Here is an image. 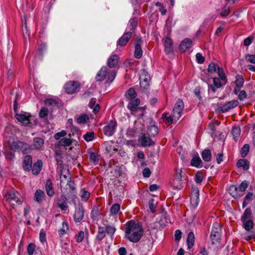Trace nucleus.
I'll return each mask as SVG.
<instances>
[{
	"mask_svg": "<svg viewBox=\"0 0 255 255\" xmlns=\"http://www.w3.org/2000/svg\"><path fill=\"white\" fill-rule=\"evenodd\" d=\"M20 195L19 193L13 189L8 191L5 195L6 200L12 205H14L13 202L18 204L22 203V200L20 198Z\"/></svg>",
	"mask_w": 255,
	"mask_h": 255,
	"instance_id": "6",
	"label": "nucleus"
},
{
	"mask_svg": "<svg viewBox=\"0 0 255 255\" xmlns=\"http://www.w3.org/2000/svg\"><path fill=\"white\" fill-rule=\"evenodd\" d=\"M90 195V194L89 192L86 191L85 189H82L81 190V198L83 199L87 200L89 199Z\"/></svg>",
	"mask_w": 255,
	"mask_h": 255,
	"instance_id": "56",
	"label": "nucleus"
},
{
	"mask_svg": "<svg viewBox=\"0 0 255 255\" xmlns=\"http://www.w3.org/2000/svg\"><path fill=\"white\" fill-rule=\"evenodd\" d=\"M84 209L82 206H79L76 209L74 215V221L76 222H81L84 218Z\"/></svg>",
	"mask_w": 255,
	"mask_h": 255,
	"instance_id": "19",
	"label": "nucleus"
},
{
	"mask_svg": "<svg viewBox=\"0 0 255 255\" xmlns=\"http://www.w3.org/2000/svg\"><path fill=\"white\" fill-rule=\"evenodd\" d=\"M140 86L143 90H146L149 86V81L150 80V76L147 72L143 71V74L140 78Z\"/></svg>",
	"mask_w": 255,
	"mask_h": 255,
	"instance_id": "15",
	"label": "nucleus"
},
{
	"mask_svg": "<svg viewBox=\"0 0 255 255\" xmlns=\"http://www.w3.org/2000/svg\"><path fill=\"white\" fill-rule=\"evenodd\" d=\"M89 116L85 114H83L80 116L77 119V122L79 124H86L89 121Z\"/></svg>",
	"mask_w": 255,
	"mask_h": 255,
	"instance_id": "36",
	"label": "nucleus"
},
{
	"mask_svg": "<svg viewBox=\"0 0 255 255\" xmlns=\"http://www.w3.org/2000/svg\"><path fill=\"white\" fill-rule=\"evenodd\" d=\"M32 157L29 155H25L23 160V168L25 171H29L32 168Z\"/></svg>",
	"mask_w": 255,
	"mask_h": 255,
	"instance_id": "21",
	"label": "nucleus"
},
{
	"mask_svg": "<svg viewBox=\"0 0 255 255\" xmlns=\"http://www.w3.org/2000/svg\"><path fill=\"white\" fill-rule=\"evenodd\" d=\"M218 66L215 64L214 62L211 63L208 68V71L209 73H213L216 72L217 68H218Z\"/></svg>",
	"mask_w": 255,
	"mask_h": 255,
	"instance_id": "50",
	"label": "nucleus"
},
{
	"mask_svg": "<svg viewBox=\"0 0 255 255\" xmlns=\"http://www.w3.org/2000/svg\"><path fill=\"white\" fill-rule=\"evenodd\" d=\"M80 87L79 82L75 81H70L65 85V90L67 93L72 94L76 92L78 88Z\"/></svg>",
	"mask_w": 255,
	"mask_h": 255,
	"instance_id": "10",
	"label": "nucleus"
},
{
	"mask_svg": "<svg viewBox=\"0 0 255 255\" xmlns=\"http://www.w3.org/2000/svg\"><path fill=\"white\" fill-rule=\"evenodd\" d=\"M44 144V140L40 137H35L33 139V145L35 149H39Z\"/></svg>",
	"mask_w": 255,
	"mask_h": 255,
	"instance_id": "30",
	"label": "nucleus"
},
{
	"mask_svg": "<svg viewBox=\"0 0 255 255\" xmlns=\"http://www.w3.org/2000/svg\"><path fill=\"white\" fill-rule=\"evenodd\" d=\"M119 56L117 54L111 55L108 60L107 65L111 68H114L118 66L119 61Z\"/></svg>",
	"mask_w": 255,
	"mask_h": 255,
	"instance_id": "18",
	"label": "nucleus"
},
{
	"mask_svg": "<svg viewBox=\"0 0 255 255\" xmlns=\"http://www.w3.org/2000/svg\"><path fill=\"white\" fill-rule=\"evenodd\" d=\"M158 131V128L156 126L153 125L148 128L147 133L150 136L153 137L157 134Z\"/></svg>",
	"mask_w": 255,
	"mask_h": 255,
	"instance_id": "33",
	"label": "nucleus"
},
{
	"mask_svg": "<svg viewBox=\"0 0 255 255\" xmlns=\"http://www.w3.org/2000/svg\"><path fill=\"white\" fill-rule=\"evenodd\" d=\"M201 156L204 161L209 162L211 159V151L210 149H204L201 153Z\"/></svg>",
	"mask_w": 255,
	"mask_h": 255,
	"instance_id": "29",
	"label": "nucleus"
},
{
	"mask_svg": "<svg viewBox=\"0 0 255 255\" xmlns=\"http://www.w3.org/2000/svg\"><path fill=\"white\" fill-rule=\"evenodd\" d=\"M45 197V193L44 192L40 190V189H37L34 196V200L36 202L40 203L42 202L43 198Z\"/></svg>",
	"mask_w": 255,
	"mask_h": 255,
	"instance_id": "25",
	"label": "nucleus"
},
{
	"mask_svg": "<svg viewBox=\"0 0 255 255\" xmlns=\"http://www.w3.org/2000/svg\"><path fill=\"white\" fill-rule=\"evenodd\" d=\"M49 113V111L45 107H42L39 113V116L40 118H44L46 117Z\"/></svg>",
	"mask_w": 255,
	"mask_h": 255,
	"instance_id": "49",
	"label": "nucleus"
},
{
	"mask_svg": "<svg viewBox=\"0 0 255 255\" xmlns=\"http://www.w3.org/2000/svg\"><path fill=\"white\" fill-rule=\"evenodd\" d=\"M67 134V132L65 130H62L60 132H58L56 133L54 136V137L55 139L58 140L61 137H64Z\"/></svg>",
	"mask_w": 255,
	"mask_h": 255,
	"instance_id": "57",
	"label": "nucleus"
},
{
	"mask_svg": "<svg viewBox=\"0 0 255 255\" xmlns=\"http://www.w3.org/2000/svg\"><path fill=\"white\" fill-rule=\"evenodd\" d=\"M199 190L196 186H193L192 187L191 197H199Z\"/></svg>",
	"mask_w": 255,
	"mask_h": 255,
	"instance_id": "53",
	"label": "nucleus"
},
{
	"mask_svg": "<svg viewBox=\"0 0 255 255\" xmlns=\"http://www.w3.org/2000/svg\"><path fill=\"white\" fill-rule=\"evenodd\" d=\"M194 239L195 237L193 233L192 232H189L187 239V243L189 249L191 248L193 246L194 243Z\"/></svg>",
	"mask_w": 255,
	"mask_h": 255,
	"instance_id": "32",
	"label": "nucleus"
},
{
	"mask_svg": "<svg viewBox=\"0 0 255 255\" xmlns=\"http://www.w3.org/2000/svg\"><path fill=\"white\" fill-rule=\"evenodd\" d=\"M61 160H57V163L60 165V166L57 168V170H59V175L60 179V187L62 189L63 187V185L68 182L71 178L68 176L69 175V171L68 169L64 167V165H62Z\"/></svg>",
	"mask_w": 255,
	"mask_h": 255,
	"instance_id": "3",
	"label": "nucleus"
},
{
	"mask_svg": "<svg viewBox=\"0 0 255 255\" xmlns=\"http://www.w3.org/2000/svg\"><path fill=\"white\" fill-rule=\"evenodd\" d=\"M45 105L48 106H53L54 107H58V103L53 99H47L44 101Z\"/></svg>",
	"mask_w": 255,
	"mask_h": 255,
	"instance_id": "47",
	"label": "nucleus"
},
{
	"mask_svg": "<svg viewBox=\"0 0 255 255\" xmlns=\"http://www.w3.org/2000/svg\"><path fill=\"white\" fill-rule=\"evenodd\" d=\"M9 147L12 150H21L23 154H26L31 150L30 146L25 142L16 140L9 144Z\"/></svg>",
	"mask_w": 255,
	"mask_h": 255,
	"instance_id": "4",
	"label": "nucleus"
},
{
	"mask_svg": "<svg viewBox=\"0 0 255 255\" xmlns=\"http://www.w3.org/2000/svg\"><path fill=\"white\" fill-rule=\"evenodd\" d=\"M42 166V162L41 160H38L36 162H35L33 167H32V172L34 175H38L41 170Z\"/></svg>",
	"mask_w": 255,
	"mask_h": 255,
	"instance_id": "24",
	"label": "nucleus"
},
{
	"mask_svg": "<svg viewBox=\"0 0 255 255\" xmlns=\"http://www.w3.org/2000/svg\"><path fill=\"white\" fill-rule=\"evenodd\" d=\"M244 83V79L243 77L241 75H238L236 76V80L235 81V86L242 88Z\"/></svg>",
	"mask_w": 255,
	"mask_h": 255,
	"instance_id": "42",
	"label": "nucleus"
},
{
	"mask_svg": "<svg viewBox=\"0 0 255 255\" xmlns=\"http://www.w3.org/2000/svg\"><path fill=\"white\" fill-rule=\"evenodd\" d=\"M94 136H95L94 132L93 131H91V132H87L86 134H85L83 136V137L86 141H91L94 139Z\"/></svg>",
	"mask_w": 255,
	"mask_h": 255,
	"instance_id": "46",
	"label": "nucleus"
},
{
	"mask_svg": "<svg viewBox=\"0 0 255 255\" xmlns=\"http://www.w3.org/2000/svg\"><path fill=\"white\" fill-rule=\"evenodd\" d=\"M243 238L246 241H249L252 239H255V232H252L244 235Z\"/></svg>",
	"mask_w": 255,
	"mask_h": 255,
	"instance_id": "54",
	"label": "nucleus"
},
{
	"mask_svg": "<svg viewBox=\"0 0 255 255\" xmlns=\"http://www.w3.org/2000/svg\"><path fill=\"white\" fill-rule=\"evenodd\" d=\"M175 171V174L171 182V186L175 189L180 190L184 185V182L182 180V171L181 169L177 168H176Z\"/></svg>",
	"mask_w": 255,
	"mask_h": 255,
	"instance_id": "5",
	"label": "nucleus"
},
{
	"mask_svg": "<svg viewBox=\"0 0 255 255\" xmlns=\"http://www.w3.org/2000/svg\"><path fill=\"white\" fill-rule=\"evenodd\" d=\"M132 32H128L123 34L118 41V45L120 46H125L131 38Z\"/></svg>",
	"mask_w": 255,
	"mask_h": 255,
	"instance_id": "17",
	"label": "nucleus"
},
{
	"mask_svg": "<svg viewBox=\"0 0 255 255\" xmlns=\"http://www.w3.org/2000/svg\"><path fill=\"white\" fill-rule=\"evenodd\" d=\"M141 43L142 40L141 39V38L139 36L136 37L135 39V50L134 55L135 58L137 59L140 58L142 55V50L141 47Z\"/></svg>",
	"mask_w": 255,
	"mask_h": 255,
	"instance_id": "12",
	"label": "nucleus"
},
{
	"mask_svg": "<svg viewBox=\"0 0 255 255\" xmlns=\"http://www.w3.org/2000/svg\"><path fill=\"white\" fill-rule=\"evenodd\" d=\"M149 208L152 213L156 211V208L157 206V202L153 199L149 200L148 202Z\"/></svg>",
	"mask_w": 255,
	"mask_h": 255,
	"instance_id": "43",
	"label": "nucleus"
},
{
	"mask_svg": "<svg viewBox=\"0 0 255 255\" xmlns=\"http://www.w3.org/2000/svg\"><path fill=\"white\" fill-rule=\"evenodd\" d=\"M141 135L138 140L142 146L149 147L155 144V142L149 137L146 136L145 133H141Z\"/></svg>",
	"mask_w": 255,
	"mask_h": 255,
	"instance_id": "14",
	"label": "nucleus"
},
{
	"mask_svg": "<svg viewBox=\"0 0 255 255\" xmlns=\"http://www.w3.org/2000/svg\"><path fill=\"white\" fill-rule=\"evenodd\" d=\"M137 25V20L136 18H133L129 21V26L130 27V32H134V30Z\"/></svg>",
	"mask_w": 255,
	"mask_h": 255,
	"instance_id": "39",
	"label": "nucleus"
},
{
	"mask_svg": "<svg viewBox=\"0 0 255 255\" xmlns=\"http://www.w3.org/2000/svg\"><path fill=\"white\" fill-rule=\"evenodd\" d=\"M35 249V245L30 243L27 247V251L28 255H32Z\"/></svg>",
	"mask_w": 255,
	"mask_h": 255,
	"instance_id": "52",
	"label": "nucleus"
},
{
	"mask_svg": "<svg viewBox=\"0 0 255 255\" xmlns=\"http://www.w3.org/2000/svg\"><path fill=\"white\" fill-rule=\"evenodd\" d=\"M46 190L47 195L52 197L54 194V191L52 187V183L50 179H48L46 183Z\"/></svg>",
	"mask_w": 255,
	"mask_h": 255,
	"instance_id": "26",
	"label": "nucleus"
},
{
	"mask_svg": "<svg viewBox=\"0 0 255 255\" xmlns=\"http://www.w3.org/2000/svg\"><path fill=\"white\" fill-rule=\"evenodd\" d=\"M221 230V226L219 223L215 222L213 225V228L211 235L220 234Z\"/></svg>",
	"mask_w": 255,
	"mask_h": 255,
	"instance_id": "37",
	"label": "nucleus"
},
{
	"mask_svg": "<svg viewBox=\"0 0 255 255\" xmlns=\"http://www.w3.org/2000/svg\"><path fill=\"white\" fill-rule=\"evenodd\" d=\"M191 203L193 206L196 207L199 203V197H191Z\"/></svg>",
	"mask_w": 255,
	"mask_h": 255,
	"instance_id": "61",
	"label": "nucleus"
},
{
	"mask_svg": "<svg viewBox=\"0 0 255 255\" xmlns=\"http://www.w3.org/2000/svg\"><path fill=\"white\" fill-rule=\"evenodd\" d=\"M116 76L115 70H108L107 67H103L97 73L96 79L97 81H102L107 77L108 81L112 82Z\"/></svg>",
	"mask_w": 255,
	"mask_h": 255,
	"instance_id": "2",
	"label": "nucleus"
},
{
	"mask_svg": "<svg viewBox=\"0 0 255 255\" xmlns=\"http://www.w3.org/2000/svg\"><path fill=\"white\" fill-rule=\"evenodd\" d=\"M61 190L63 194L67 195L68 198H71L75 196L76 187L74 180L70 179L67 182L65 187H64L63 189H61Z\"/></svg>",
	"mask_w": 255,
	"mask_h": 255,
	"instance_id": "7",
	"label": "nucleus"
},
{
	"mask_svg": "<svg viewBox=\"0 0 255 255\" xmlns=\"http://www.w3.org/2000/svg\"><path fill=\"white\" fill-rule=\"evenodd\" d=\"M164 48L166 54H169L173 51V43L172 39L168 37H167L164 39Z\"/></svg>",
	"mask_w": 255,
	"mask_h": 255,
	"instance_id": "20",
	"label": "nucleus"
},
{
	"mask_svg": "<svg viewBox=\"0 0 255 255\" xmlns=\"http://www.w3.org/2000/svg\"><path fill=\"white\" fill-rule=\"evenodd\" d=\"M127 99L129 100L134 99L136 97V93L133 88H130L125 93Z\"/></svg>",
	"mask_w": 255,
	"mask_h": 255,
	"instance_id": "28",
	"label": "nucleus"
},
{
	"mask_svg": "<svg viewBox=\"0 0 255 255\" xmlns=\"http://www.w3.org/2000/svg\"><path fill=\"white\" fill-rule=\"evenodd\" d=\"M202 163V160L198 154H197L192 158L190 162V165L194 167H199Z\"/></svg>",
	"mask_w": 255,
	"mask_h": 255,
	"instance_id": "27",
	"label": "nucleus"
},
{
	"mask_svg": "<svg viewBox=\"0 0 255 255\" xmlns=\"http://www.w3.org/2000/svg\"><path fill=\"white\" fill-rule=\"evenodd\" d=\"M117 126V123L116 120L110 121L103 128V130L104 134L107 136L113 135L116 131Z\"/></svg>",
	"mask_w": 255,
	"mask_h": 255,
	"instance_id": "8",
	"label": "nucleus"
},
{
	"mask_svg": "<svg viewBox=\"0 0 255 255\" xmlns=\"http://www.w3.org/2000/svg\"><path fill=\"white\" fill-rule=\"evenodd\" d=\"M120 205L118 203H116L113 205L111 208V212L112 214L116 215L119 212L120 209Z\"/></svg>",
	"mask_w": 255,
	"mask_h": 255,
	"instance_id": "48",
	"label": "nucleus"
},
{
	"mask_svg": "<svg viewBox=\"0 0 255 255\" xmlns=\"http://www.w3.org/2000/svg\"><path fill=\"white\" fill-rule=\"evenodd\" d=\"M126 225V237L131 242H138L143 235L141 224L138 222L130 221Z\"/></svg>",
	"mask_w": 255,
	"mask_h": 255,
	"instance_id": "1",
	"label": "nucleus"
},
{
	"mask_svg": "<svg viewBox=\"0 0 255 255\" xmlns=\"http://www.w3.org/2000/svg\"><path fill=\"white\" fill-rule=\"evenodd\" d=\"M246 59L251 63H255V54L250 55L248 54L246 56Z\"/></svg>",
	"mask_w": 255,
	"mask_h": 255,
	"instance_id": "62",
	"label": "nucleus"
},
{
	"mask_svg": "<svg viewBox=\"0 0 255 255\" xmlns=\"http://www.w3.org/2000/svg\"><path fill=\"white\" fill-rule=\"evenodd\" d=\"M106 232L111 235H113L116 231V228L111 226H107L105 229Z\"/></svg>",
	"mask_w": 255,
	"mask_h": 255,
	"instance_id": "55",
	"label": "nucleus"
},
{
	"mask_svg": "<svg viewBox=\"0 0 255 255\" xmlns=\"http://www.w3.org/2000/svg\"><path fill=\"white\" fill-rule=\"evenodd\" d=\"M203 179L202 174L201 172H198L195 175V181L198 183H200Z\"/></svg>",
	"mask_w": 255,
	"mask_h": 255,
	"instance_id": "64",
	"label": "nucleus"
},
{
	"mask_svg": "<svg viewBox=\"0 0 255 255\" xmlns=\"http://www.w3.org/2000/svg\"><path fill=\"white\" fill-rule=\"evenodd\" d=\"M192 41L191 39L186 38L183 40L179 46V50L182 52H185L192 47Z\"/></svg>",
	"mask_w": 255,
	"mask_h": 255,
	"instance_id": "16",
	"label": "nucleus"
},
{
	"mask_svg": "<svg viewBox=\"0 0 255 255\" xmlns=\"http://www.w3.org/2000/svg\"><path fill=\"white\" fill-rule=\"evenodd\" d=\"M218 76L220 77V79L221 80L224 81V84H225L227 83V79L225 75V73L224 72V70L223 68H220L219 67H218Z\"/></svg>",
	"mask_w": 255,
	"mask_h": 255,
	"instance_id": "44",
	"label": "nucleus"
},
{
	"mask_svg": "<svg viewBox=\"0 0 255 255\" xmlns=\"http://www.w3.org/2000/svg\"><path fill=\"white\" fill-rule=\"evenodd\" d=\"M237 165L238 167H243L245 170H247L249 168V162L245 159H241L238 160Z\"/></svg>",
	"mask_w": 255,
	"mask_h": 255,
	"instance_id": "31",
	"label": "nucleus"
},
{
	"mask_svg": "<svg viewBox=\"0 0 255 255\" xmlns=\"http://www.w3.org/2000/svg\"><path fill=\"white\" fill-rule=\"evenodd\" d=\"M183 109L184 104L182 100L180 99H178L173 109V117L177 119H179L181 116V113Z\"/></svg>",
	"mask_w": 255,
	"mask_h": 255,
	"instance_id": "9",
	"label": "nucleus"
},
{
	"mask_svg": "<svg viewBox=\"0 0 255 255\" xmlns=\"http://www.w3.org/2000/svg\"><path fill=\"white\" fill-rule=\"evenodd\" d=\"M242 222L244 228L246 231H250L254 227V222L252 220H246Z\"/></svg>",
	"mask_w": 255,
	"mask_h": 255,
	"instance_id": "38",
	"label": "nucleus"
},
{
	"mask_svg": "<svg viewBox=\"0 0 255 255\" xmlns=\"http://www.w3.org/2000/svg\"><path fill=\"white\" fill-rule=\"evenodd\" d=\"M248 187V183L247 181H244L239 186V190L242 191H245Z\"/></svg>",
	"mask_w": 255,
	"mask_h": 255,
	"instance_id": "59",
	"label": "nucleus"
},
{
	"mask_svg": "<svg viewBox=\"0 0 255 255\" xmlns=\"http://www.w3.org/2000/svg\"><path fill=\"white\" fill-rule=\"evenodd\" d=\"M247 94L246 92L244 90H242L240 91V93L238 95V99L240 101H243L245 99L247 98Z\"/></svg>",
	"mask_w": 255,
	"mask_h": 255,
	"instance_id": "60",
	"label": "nucleus"
},
{
	"mask_svg": "<svg viewBox=\"0 0 255 255\" xmlns=\"http://www.w3.org/2000/svg\"><path fill=\"white\" fill-rule=\"evenodd\" d=\"M249 149L250 146L249 144H246L243 146L241 150V154L242 157H245L247 155L249 151Z\"/></svg>",
	"mask_w": 255,
	"mask_h": 255,
	"instance_id": "45",
	"label": "nucleus"
},
{
	"mask_svg": "<svg viewBox=\"0 0 255 255\" xmlns=\"http://www.w3.org/2000/svg\"><path fill=\"white\" fill-rule=\"evenodd\" d=\"M72 142V139L63 138L59 141V145L61 146H68L70 145Z\"/></svg>",
	"mask_w": 255,
	"mask_h": 255,
	"instance_id": "34",
	"label": "nucleus"
},
{
	"mask_svg": "<svg viewBox=\"0 0 255 255\" xmlns=\"http://www.w3.org/2000/svg\"><path fill=\"white\" fill-rule=\"evenodd\" d=\"M223 85V84L220 82V79L218 78H214L213 84L210 85L209 87V91L211 90L213 93H215L216 91V89L221 87Z\"/></svg>",
	"mask_w": 255,
	"mask_h": 255,
	"instance_id": "23",
	"label": "nucleus"
},
{
	"mask_svg": "<svg viewBox=\"0 0 255 255\" xmlns=\"http://www.w3.org/2000/svg\"><path fill=\"white\" fill-rule=\"evenodd\" d=\"M196 58L197 62L199 64H202L205 61V58L202 55L201 53H197L196 55Z\"/></svg>",
	"mask_w": 255,
	"mask_h": 255,
	"instance_id": "58",
	"label": "nucleus"
},
{
	"mask_svg": "<svg viewBox=\"0 0 255 255\" xmlns=\"http://www.w3.org/2000/svg\"><path fill=\"white\" fill-rule=\"evenodd\" d=\"M15 118L22 124L27 126L30 123L31 115L29 113L16 114Z\"/></svg>",
	"mask_w": 255,
	"mask_h": 255,
	"instance_id": "13",
	"label": "nucleus"
},
{
	"mask_svg": "<svg viewBox=\"0 0 255 255\" xmlns=\"http://www.w3.org/2000/svg\"><path fill=\"white\" fill-rule=\"evenodd\" d=\"M210 238L213 245L219 244L221 241V234L211 235Z\"/></svg>",
	"mask_w": 255,
	"mask_h": 255,
	"instance_id": "41",
	"label": "nucleus"
},
{
	"mask_svg": "<svg viewBox=\"0 0 255 255\" xmlns=\"http://www.w3.org/2000/svg\"><path fill=\"white\" fill-rule=\"evenodd\" d=\"M139 103L140 100L138 98L131 100L128 105V108L131 112H137L138 111L137 107Z\"/></svg>",
	"mask_w": 255,
	"mask_h": 255,
	"instance_id": "22",
	"label": "nucleus"
},
{
	"mask_svg": "<svg viewBox=\"0 0 255 255\" xmlns=\"http://www.w3.org/2000/svg\"><path fill=\"white\" fill-rule=\"evenodd\" d=\"M238 104L239 102L237 100H233L226 103L223 106L219 108L217 110L219 112L224 113L236 107Z\"/></svg>",
	"mask_w": 255,
	"mask_h": 255,
	"instance_id": "11",
	"label": "nucleus"
},
{
	"mask_svg": "<svg viewBox=\"0 0 255 255\" xmlns=\"http://www.w3.org/2000/svg\"><path fill=\"white\" fill-rule=\"evenodd\" d=\"M84 238V233L83 231H80L77 236V242L80 243L83 241Z\"/></svg>",
	"mask_w": 255,
	"mask_h": 255,
	"instance_id": "63",
	"label": "nucleus"
},
{
	"mask_svg": "<svg viewBox=\"0 0 255 255\" xmlns=\"http://www.w3.org/2000/svg\"><path fill=\"white\" fill-rule=\"evenodd\" d=\"M68 226L67 223H63V227L61 229L59 230V234L60 236L65 234L68 230Z\"/></svg>",
	"mask_w": 255,
	"mask_h": 255,
	"instance_id": "51",
	"label": "nucleus"
},
{
	"mask_svg": "<svg viewBox=\"0 0 255 255\" xmlns=\"http://www.w3.org/2000/svg\"><path fill=\"white\" fill-rule=\"evenodd\" d=\"M232 135L234 136V138L236 141L237 140V138L239 137L241 134V129L239 127H234L233 128L232 131Z\"/></svg>",
	"mask_w": 255,
	"mask_h": 255,
	"instance_id": "40",
	"label": "nucleus"
},
{
	"mask_svg": "<svg viewBox=\"0 0 255 255\" xmlns=\"http://www.w3.org/2000/svg\"><path fill=\"white\" fill-rule=\"evenodd\" d=\"M252 212L251 208H247L245 210L243 215H242V216L241 217L242 222L245 221L248 219L250 218L252 216Z\"/></svg>",
	"mask_w": 255,
	"mask_h": 255,
	"instance_id": "35",
	"label": "nucleus"
}]
</instances>
